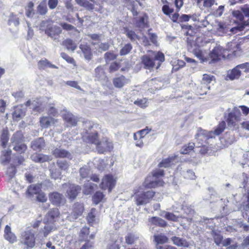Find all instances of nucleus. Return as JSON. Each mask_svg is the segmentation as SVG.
I'll list each match as a JSON object with an SVG mask.
<instances>
[{"label":"nucleus","mask_w":249,"mask_h":249,"mask_svg":"<svg viewBox=\"0 0 249 249\" xmlns=\"http://www.w3.org/2000/svg\"><path fill=\"white\" fill-rule=\"evenodd\" d=\"M36 200L40 202L44 203L47 200V197L44 192L41 191L36 195Z\"/></svg>","instance_id":"nucleus-64"},{"label":"nucleus","mask_w":249,"mask_h":249,"mask_svg":"<svg viewBox=\"0 0 249 249\" xmlns=\"http://www.w3.org/2000/svg\"><path fill=\"white\" fill-rule=\"evenodd\" d=\"M226 127V124L225 121H222L219 123L218 125L214 128V131L215 135L219 136L221 134Z\"/></svg>","instance_id":"nucleus-36"},{"label":"nucleus","mask_w":249,"mask_h":249,"mask_svg":"<svg viewBox=\"0 0 249 249\" xmlns=\"http://www.w3.org/2000/svg\"><path fill=\"white\" fill-rule=\"evenodd\" d=\"M18 244L24 246L26 249H31L35 247L36 233L30 227H28L25 230L20 232Z\"/></svg>","instance_id":"nucleus-2"},{"label":"nucleus","mask_w":249,"mask_h":249,"mask_svg":"<svg viewBox=\"0 0 249 249\" xmlns=\"http://www.w3.org/2000/svg\"><path fill=\"white\" fill-rule=\"evenodd\" d=\"M129 80L124 75H119L112 79L114 87L117 89H122L128 83Z\"/></svg>","instance_id":"nucleus-15"},{"label":"nucleus","mask_w":249,"mask_h":249,"mask_svg":"<svg viewBox=\"0 0 249 249\" xmlns=\"http://www.w3.org/2000/svg\"><path fill=\"white\" fill-rule=\"evenodd\" d=\"M141 60L142 63L144 65V67L145 69H153L155 65L154 59L148 55L145 54L142 56Z\"/></svg>","instance_id":"nucleus-22"},{"label":"nucleus","mask_w":249,"mask_h":249,"mask_svg":"<svg viewBox=\"0 0 249 249\" xmlns=\"http://www.w3.org/2000/svg\"><path fill=\"white\" fill-rule=\"evenodd\" d=\"M117 178L114 177L112 174L105 175L99 184L100 188L103 190H107L110 193L115 188L117 183Z\"/></svg>","instance_id":"nucleus-4"},{"label":"nucleus","mask_w":249,"mask_h":249,"mask_svg":"<svg viewBox=\"0 0 249 249\" xmlns=\"http://www.w3.org/2000/svg\"><path fill=\"white\" fill-rule=\"evenodd\" d=\"M50 172L51 178L56 180L61 178L62 175L61 171L56 167L54 163L51 165Z\"/></svg>","instance_id":"nucleus-26"},{"label":"nucleus","mask_w":249,"mask_h":249,"mask_svg":"<svg viewBox=\"0 0 249 249\" xmlns=\"http://www.w3.org/2000/svg\"><path fill=\"white\" fill-rule=\"evenodd\" d=\"M62 119L67 124V127L75 126L78 122L77 118L70 112H67L62 115Z\"/></svg>","instance_id":"nucleus-17"},{"label":"nucleus","mask_w":249,"mask_h":249,"mask_svg":"<svg viewBox=\"0 0 249 249\" xmlns=\"http://www.w3.org/2000/svg\"><path fill=\"white\" fill-rule=\"evenodd\" d=\"M118 55L114 53L112 51H108L105 53L104 58L106 62L114 60L117 58Z\"/></svg>","instance_id":"nucleus-50"},{"label":"nucleus","mask_w":249,"mask_h":249,"mask_svg":"<svg viewBox=\"0 0 249 249\" xmlns=\"http://www.w3.org/2000/svg\"><path fill=\"white\" fill-rule=\"evenodd\" d=\"M38 67L39 70H44L47 68L57 69V67L51 64L47 59L44 58L38 62Z\"/></svg>","instance_id":"nucleus-28"},{"label":"nucleus","mask_w":249,"mask_h":249,"mask_svg":"<svg viewBox=\"0 0 249 249\" xmlns=\"http://www.w3.org/2000/svg\"><path fill=\"white\" fill-rule=\"evenodd\" d=\"M80 48L86 59L90 60L92 57V52L90 47L87 44H81Z\"/></svg>","instance_id":"nucleus-29"},{"label":"nucleus","mask_w":249,"mask_h":249,"mask_svg":"<svg viewBox=\"0 0 249 249\" xmlns=\"http://www.w3.org/2000/svg\"><path fill=\"white\" fill-rule=\"evenodd\" d=\"M83 138L86 142L94 144L96 146L100 141L99 135L97 131L90 133L87 132L86 135L83 136Z\"/></svg>","instance_id":"nucleus-18"},{"label":"nucleus","mask_w":249,"mask_h":249,"mask_svg":"<svg viewBox=\"0 0 249 249\" xmlns=\"http://www.w3.org/2000/svg\"><path fill=\"white\" fill-rule=\"evenodd\" d=\"M96 147L99 154H103L107 152L111 151L113 148V145L112 142H110L108 139L105 138L102 141H99Z\"/></svg>","instance_id":"nucleus-10"},{"label":"nucleus","mask_w":249,"mask_h":249,"mask_svg":"<svg viewBox=\"0 0 249 249\" xmlns=\"http://www.w3.org/2000/svg\"><path fill=\"white\" fill-rule=\"evenodd\" d=\"M62 45L66 47L68 50L74 51L76 48V45L73 40L70 38H67L62 42Z\"/></svg>","instance_id":"nucleus-43"},{"label":"nucleus","mask_w":249,"mask_h":249,"mask_svg":"<svg viewBox=\"0 0 249 249\" xmlns=\"http://www.w3.org/2000/svg\"><path fill=\"white\" fill-rule=\"evenodd\" d=\"M89 228L85 226L82 228L79 233V236L81 238V241H85L88 235L89 234Z\"/></svg>","instance_id":"nucleus-48"},{"label":"nucleus","mask_w":249,"mask_h":249,"mask_svg":"<svg viewBox=\"0 0 249 249\" xmlns=\"http://www.w3.org/2000/svg\"><path fill=\"white\" fill-rule=\"evenodd\" d=\"M12 151L11 150H5L3 151L2 156L3 157L2 160V163L3 164H6L9 163L11 161V155Z\"/></svg>","instance_id":"nucleus-46"},{"label":"nucleus","mask_w":249,"mask_h":249,"mask_svg":"<svg viewBox=\"0 0 249 249\" xmlns=\"http://www.w3.org/2000/svg\"><path fill=\"white\" fill-rule=\"evenodd\" d=\"M134 104L142 108H145L147 106V100L146 98L138 99L134 101Z\"/></svg>","instance_id":"nucleus-58"},{"label":"nucleus","mask_w":249,"mask_h":249,"mask_svg":"<svg viewBox=\"0 0 249 249\" xmlns=\"http://www.w3.org/2000/svg\"><path fill=\"white\" fill-rule=\"evenodd\" d=\"M45 33L54 40H58L60 35L62 33V29L59 26H52L47 27L45 31Z\"/></svg>","instance_id":"nucleus-12"},{"label":"nucleus","mask_w":249,"mask_h":249,"mask_svg":"<svg viewBox=\"0 0 249 249\" xmlns=\"http://www.w3.org/2000/svg\"><path fill=\"white\" fill-rule=\"evenodd\" d=\"M181 27L182 29L185 30V35L188 36L187 38L188 46L192 47L195 44L196 30L192 26L188 24L181 25Z\"/></svg>","instance_id":"nucleus-9"},{"label":"nucleus","mask_w":249,"mask_h":249,"mask_svg":"<svg viewBox=\"0 0 249 249\" xmlns=\"http://www.w3.org/2000/svg\"><path fill=\"white\" fill-rule=\"evenodd\" d=\"M164 217L168 220L174 222H177L178 219V216L170 212H166L165 214Z\"/></svg>","instance_id":"nucleus-60"},{"label":"nucleus","mask_w":249,"mask_h":249,"mask_svg":"<svg viewBox=\"0 0 249 249\" xmlns=\"http://www.w3.org/2000/svg\"><path fill=\"white\" fill-rule=\"evenodd\" d=\"M151 131V129L148 128V127H146L145 128L138 131L137 132L134 134L133 137L134 140H137L138 137L140 139H143Z\"/></svg>","instance_id":"nucleus-35"},{"label":"nucleus","mask_w":249,"mask_h":249,"mask_svg":"<svg viewBox=\"0 0 249 249\" xmlns=\"http://www.w3.org/2000/svg\"><path fill=\"white\" fill-rule=\"evenodd\" d=\"M85 210L83 203L80 202L74 203L71 208V211L70 214V217L75 220L81 216Z\"/></svg>","instance_id":"nucleus-11"},{"label":"nucleus","mask_w":249,"mask_h":249,"mask_svg":"<svg viewBox=\"0 0 249 249\" xmlns=\"http://www.w3.org/2000/svg\"><path fill=\"white\" fill-rule=\"evenodd\" d=\"M0 141L2 147L5 148L9 141V133L7 129H3L2 130L0 137Z\"/></svg>","instance_id":"nucleus-37"},{"label":"nucleus","mask_w":249,"mask_h":249,"mask_svg":"<svg viewBox=\"0 0 249 249\" xmlns=\"http://www.w3.org/2000/svg\"><path fill=\"white\" fill-rule=\"evenodd\" d=\"M175 160L173 157H169L167 158L163 159L158 164L159 168H167L171 166Z\"/></svg>","instance_id":"nucleus-34"},{"label":"nucleus","mask_w":249,"mask_h":249,"mask_svg":"<svg viewBox=\"0 0 249 249\" xmlns=\"http://www.w3.org/2000/svg\"><path fill=\"white\" fill-rule=\"evenodd\" d=\"M61 56L68 63L72 64L74 65V66L76 65L75 61L74 59L70 57L68 54H67L65 53H61Z\"/></svg>","instance_id":"nucleus-61"},{"label":"nucleus","mask_w":249,"mask_h":249,"mask_svg":"<svg viewBox=\"0 0 249 249\" xmlns=\"http://www.w3.org/2000/svg\"><path fill=\"white\" fill-rule=\"evenodd\" d=\"M58 122V120L51 116H41L39 118V124L42 128H47Z\"/></svg>","instance_id":"nucleus-14"},{"label":"nucleus","mask_w":249,"mask_h":249,"mask_svg":"<svg viewBox=\"0 0 249 249\" xmlns=\"http://www.w3.org/2000/svg\"><path fill=\"white\" fill-rule=\"evenodd\" d=\"M171 239L174 244L178 246H183L184 247H188L189 246V242L185 239L177 236H173Z\"/></svg>","instance_id":"nucleus-33"},{"label":"nucleus","mask_w":249,"mask_h":249,"mask_svg":"<svg viewBox=\"0 0 249 249\" xmlns=\"http://www.w3.org/2000/svg\"><path fill=\"white\" fill-rule=\"evenodd\" d=\"M105 196L103 192L101 191L96 192L92 196V199L93 203L95 205H97L102 201V200L105 197Z\"/></svg>","instance_id":"nucleus-38"},{"label":"nucleus","mask_w":249,"mask_h":249,"mask_svg":"<svg viewBox=\"0 0 249 249\" xmlns=\"http://www.w3.org/2000/svg\"><path fill=\"white\" fill-rule=\"evenodd\" d=\"M154 240L157 245L166 243L168 241V237L162 234L154 235Z\"/></svg>","instance_id":"nucleus-32"},{"label":"nucleus","mask_w":249,"mask_h":249,"mask_svg":"<svg viewBox=\"0 0 249 249\" xmlns=\"http://www.w3.org/2000/svg\"><path fill=\"white\" fill-rule=\"evenodd\" d=\"M156 194V192L153 190L143 191L138 193V192L135 193V202L137 206H141L146 204L153 198Z\"/></svg>","instance_id":"nucleus-5"},{"label":"nucleus","mask_w":249,"mask_h":249,"mask_svg":"<svg viewBox=\"0 0 249 249\" xmlns=\"http://www.w3.org/2000/svg\"><path fill=\"white\" fill-rule=\"evenodd\" d=\"M17 172L16 166L13 164H11L7 169L6 175L9 179H11L15 176Z\"/></svg>","instance_id":"nucleus-39"},{"label":"nucleus","mask_w":249,"mask_h":249,"mask_svg":"<svg viewBox=\"0 0 249 249\" xmlns=\"http://www.w3.org/2000/svg\"><path fill=\"white\" fill-rule=\"evenodd\" d=\"M245 72H249V63L246 62L236 66L231 70L227 71L225 79L226 80H234L238 79L242 74L241 70Z\"/></svg>","instance_id":"nucleus-3"},{"label":"nucleus","mask_w":249,"mask_h":249,"mask_svg":"<svg viewBox=\"0 0 249 249\" xmlns=\"http://www.w3.org/2000/svg\"><path fill=\"white\" fill-rule=\"evenodd\" d=\"M212 235L214 243L216 245L219 246L221 244H222L223 237L221 234L215 231H213Z\"/></svg>","instance_id":"nucleus-52"},{"label":"nucleus","mask_w":249,"mask_h":249,"mask_svg":"<svg viewBox=\"0 0 249 249\" xmlns=\"http://www.w3.org/2000/svg\"><path fill=\"white\" fill-rule=\"evenodd\" d=\"M151 221L153 225L160 227L164 228L166 227L167 225V222L164 220L157 216L152 217Z\"/></svg>","instance_id":"nucleus-31"},{"label":"nucleus","mask_w":249,"mask_h":249,"mask_svg":"<svg viewBox=\"0 0 249 249\" xmlns=\"http://www.w3.org/2000/svg\"><path fill=\"white\" fill-rule=\"evenodd\" d=\"M52 154L56 158H69L71 156V153L68 151L58 148L54 149L53 151Z\"/></svg>","instance_id":"nucleus-25"},{"label":"nucleus","mask_w":249,"mask_h":249,"mask_svg":"<svg viewBox=\"0 0 249 249\" xmlns=\"http://www.w3.org/2000/svg\"><path fill=\"white\" fill-rule=\"evenodd\" d=\"M48 197L51 203L57 207L63 206L66 203V199L64 195L57 191L50 193Z\"/></svg>","instance_id":"nucleus-7"},{"label":"nucleus","mask_w":249,"mask_h":249,"mask_svg":"<svg viewBox=\"0 0 249 249\" xmlns=\"http://www.w3.org/2000/svg\"><path fill=\"white\" fill-rule=\"evenodd\" d=\"M60 26L64 30L69 31H77L76 28L73 26V25L68 24L66 22H61L60 24Z\"/></svg>","instance_id":"nucleus-62"},{"label":"nucleus","mask_w":249,"mask_h":249,"mask_svg":"<svg viewBox=\"0 0 249 249\" xmlns=\"http://www.w3.org/2000/svg\"><path fill=\"white\" fill-rule=\"evenodd\" d=\"M81 190V187L80 186L75 184H70L67 191L68 198L71 201L74 200L80 193Z\"/></svg>","instance_id":"nucleus-13"},{"label":"nucleus","mask_w":249,"mask_h":249,"mask_svg":"<svg viewBox=\"0 0 249 249\" xmlns=\"http://www.w3.org/2000/svg\"><path fill=\"white\" fill-rule=\"evenodd\" d=\"M229 55L227 49L219 46L214 47L209 53V57L213 62H218L222 58H229Z\"/></svg>","instance_id":"nucleus-6"},{"label":"nucleus","mask_w":249,"mask_h":249,"mask_svg":"<svg viewBox=\"0 0 249 249\" xmlns=\"http://www.w3.org/2000/svg\"><path fill=\"white\" fill-rule=\"evenodd\" d=\"M45 145L43 138H38L31 142V147L35 151H40Z\"/></svg>","instance_id":"nucleus-23"},{"label":"nucleus","mask_w":249,"mask_h":249,"mask_svg":"<svg viewBox=\"0 0 249 249\" xmlns=\"http://www.w3.org/2000/svg\"><path fill=\"white\" fill-rule=\"evenodd\" d=\"M138 239V237L132 233H128L125 236V242L128 245L134 244Z\"/></svg>","instance_id":"nucleus-45"},{"label":"nucleus","mask_w":249,"mask_h":249,"mask_svg":"<svg viewBox=\"0 0 249 249\" xmlns=\"http://www.w3.org/2000/svg\"><path fill=\"white\" fill-rule=\"evenodd\" d=\"M196 140L197 143L199 145L208 144V141L207 139H205V135L202 133L201 130L196 134Z\"/></svg>","instance_id":"nucleus-41"},{"label":"nucleus","mask_w":249,"mask_h":249,"mask_svg":"<svg viewBox=\"0 0 249 249\" xmlns=\"http://www.w3.org/2000/svg\"><path fill=\"white\" fill-rule=\"evenodd\" d=\"M165 176L164 171L162 169H156L151 172V175H148L142 183V186L145 189L156 188L164 186L165 182L163 178Z\"/></svg>","instance_id":"nucleus-1"},{"label":"nucleus","mask_w":249,"mask_h":249,"mask_svg":"<svg viewBox=\"0 0 249 249\" xmlns=\"http://www.w3.org/2000/svg\"><path fill=\"white\" fill-rule=\"evenodd\" d=\"M214 80L215 77L213 75H211L208 74H204L202 79L203 83L206 85L209 84L213 80Z\"/></svg>","instance_id":"nucleus-57"},{"label":"nucleus","mask_w":249,"mask_h":249,"mask_svg":"<svg viewBox=\"0 0 249 249\" xmlns=\"http://www.w3.org/2000/svg\"><path fill=\"white\" fill-rule=\"evenodd\" d=\"M57 167L62 171H67L69 168V163L65 160H57L56 162Z\"/></svg>","instance_id":"nucleus-40"},{"label":"nucleus","mask_w":249,"mask_h":249,"mask_svg":"<svg viewBox=\"0 0 249 249\" xmlns=\"http://www.w3.org/2000/svg\"><path fill=\"white\" fill-rule=\"evenodd\" d=\"M76 3L81 6L87 8L89 9H93V4L90 3L87 0H75Z\"/></svg>","instance_id":"nucleus-49"},{"label":"nucleus","mask_w":249,"mask_h":249,"mask_svg":"<svg viewBox=\"0 0 249 249\" xmlns=\"http://www.w3.org/2000/svg\"><path fill=\"white\" fill-rule=\"evenodd\" d=\"M195 146V143L193 142H189V143L183 145L180 149V153L181 154H189L194 150Z\"/></svg>","instance_id":"nucleus-30"},{"label":"nucleus","mask_w":249,"mask_h":249,"mask_svg":"<svg viewBox=\"0 0 249 249\" xmlns=\"http://www.w3.org/2000/svg\"><path fill=\"white\" fill-rule=\"evenodd\" d=\"M53 226L45 225L43 228L40 231L39 233L43 237H46L53 231Z\"/></svg>","instance_id":"nucleus-44"},{"label":"nucleus","mask_w":249,"mask_h":249,"mask_svg":"<svg viewBox=\"0 0 249 249\" xmlns=\"http://www.w3.org/2000/svg\"><path fill=\"white\" fill-rule=\"evenodd\" d=\"M134 20L137 27L143 29L149 27L148 17L146 13L143 14L142 16L134 18Z\"/></svg>","instance_id":"nucleus-19"},{"label":"nucleus","mask_w":249,"mask_h":249,"mask_svg":"<svg viewBox=\"0 0 249 249\" xmlns=\"http://www.w3.org/2000/svg\"><path fill=\"white\" fill-rule=\"evenodd\" d=\"M13 149L19 154H23L27 149V146L25 143H18L14 146Z\"/></svg>","instance_id":"nucleus-47"},{"label":"nucleus","mask_w":249,"mask_h":249,"mask_svg":"<svg viewBox=\"0 0 249 249\" xmlns=\"http://www.w3.org/2000/svg\"><path fill=\"white\" fill-rule=\"evenodd\" d=\"M95 212L96 209L92 208L87 215V220L88 224L90 226H92L95 223L96 217Z\"/></svg>","instance_id":"nucleus-42"},{"label":"nucleus","mask_w":249,"mask_h":249,"mask_svg":"<svg viewBox=\"0 0 249 249\" xmlns=\"http://www.w3.org/2000/svg\"><path fill=\"white\" fill-rule=\"evenodd\" d=\"M193 53L195 56L202 62H204L207 60L203 52L201 50L196 49L194 50Z\"/></svg>","instance_id":"nucleus-51"},{"label":"nucleus","mask_w":249,"mask_h":249,"mask_svg":"<svg viewBox=\"0 0 249 249\" xmlns=\"http://www.w3.org/2000/svg\"><path fill=\"white\" fill-rule=\"evenodd\" d=\"M132 49V46L130 43L125 44L120 51L121 55H125L130 52Z\"/></svg>","instance_id":"nucleus-53"},{"label":"nucleus","mask_w":249,"mask_h":249,"mask_svg":"<svg viewBox=\"0 0 249 249\" xmlns=\"http://www.w3.org/2000/svg\"><path fill=\"white\" fill-rule=\"evenodd\" d=\"M34 3L32 1H30L28 3L27 7H26L25 14L27 17H30L34 14Z\"/></svg>","instance_id":"nucleus-55"},{"label":"nucleus","mask_w":249,"mask_h":249,"mask_svg":"<svg viewBox=\"0 0 249 249\" xmlns=\"http://www.w3.org/2000/svg\"><path fill=\"white\" fill-rule=\"evenodd\" d=\"M41 191V185H30L27 188L26 193L29 196H32L38 194Z\"/></svg>","instance_id":"nucleus-27"},{"label":"nucleus","mask_w":249,"mask_h":249,"mask_svg":"<svg viewBox=\"0 0 249 249\" xmlns=\"http://www.w3.org/2000/svg\"><path fill=\"white\" fill-rule=\"evenodd\" d=\"M120 68V65L116 61L111 63L108 68V72L109 73H113L117 71Z\"/></svg>","instance_id":"nucleus-59"},{"label":"nucleus","mask_w":249,"mask_h":249,"mask_svg":"<svg viewBox=\"0 0 249 249\" xmlns=\"http://www.w3.org/2000/svg\"><path fill=\"white\" fill-rule=\"evenodd\" d=\"M125 33L127 37L132 41L135 40L136 39H139L138 36L133 30L126 29Z\"/></svg>","instance_id":"nucleus-56"},{"label":"nucleus","mask_w":249,"mask_h":249,"mask_svg":"<svg viewBox=\"0 0 249 249\" xmlns=\"http://www.w3.org/2000/svg\"><path fill=\"white\" fill-rule=\"evenodd\" d=\"M37 12L42 15H44L47 12L48 9L45 2H41L37 7Z\"/></svg>","instance_id":"nucleus-54"},{"label":"nucleus","mask_w":249,"mask_h":249,"mask_svg":"<svg viewBox=\"0 0 249 249\" xmlns=\"http://www.w3.org/2000/svg\"><path fill=\"white\" fill-rule=\"evenodd\" d=\"M25 115V111L22 108V106H17L15 107L12 113L14 120L18 121Z\"/></svg>","instance_id":"nucleus-24"},{"label":"nucleus","mask_w":249,"mask_h":249,"mask_svg":"<svg viewBox=\"0 0 249 249\" xmlns=\"http://www.w3.org/2000/svg\"><path fill=\"white\" fill-rule=\"evenodd\" d=\"M3 236L4 239L10 244L15 243L18 241L17 236L12 231L11 227L8 225L5 227Z\"/></svg>","instance_id":"nucleus-16"},{"label":"nucleus","mask_w":249,"mask_h":249,"mask_svg":"<svg viewBox=\"0 0 249 249\" xmlns=\"http://www.w3.org/2000/svg\"><path fill=\"white\" fill-rule=\"evenodd\" d=\"M241 113L240 111L237 108H235L232 112L228 114L226 119V122L229 127H234L241 121Z\"/></svg>","instance_id":"nucleus-8"},{"label":"nucleus","mask_w":249,"mask_h":249,"mask_svg":"<svg viewBox=\"0 0 249 249\" xmlns=\"http://www.w3.org/2000/svg\"><path fill=\"white\" fill-rule=\"evenodd\" d=\"M79 173L81 179L86 178L89 175V170L87 168L81 167L79 169Z\"/></svg>","instance_id":"nucleus-63"},{"label":"nucleus","mask_w":249,"mask_h":249,"mask_svg":"<svg viewBox=\"0 0 249 249\" xmlns=\"http://www.w3.org/2000/svg\"><path fill=\"white\" fill-rule=\"evenodd\" d=\"M60 212L57 208L51 209L46 215L48 222L53 223L55 222L56 218L59 216Z\"/></svg>","instance_id":"nucleus-21"},{"label":"nucleus","mask_w":249,"mask_h":249,"mask_svg":"<svg viewBox=\"0 0 249 249\" xmlns=\"http://www.w3.org/2000/svg\"><path fill=\"white\" fill-rule=\"evenodd\" d=\"M31 159L36 163H43L51 160L50 157L42 154L34 153L31 156Z\"/></svg>","instance_id":"nucleus-20"}]
</instances>
